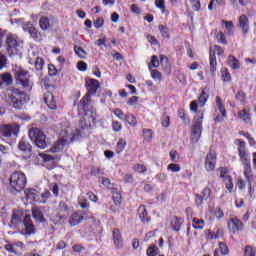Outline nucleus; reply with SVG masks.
Returning <instances> with one entry per match:
<instances>
[{
	"label": "nucleus",
	"mask_w": 256,
	"mask_h": 256,
	"mask_svg": "<svg viewBox=\"0 0 256 256\" xmlns=\"http://www.w3.org/2000/svg\"><path fill=\"white\" fill-rule=\"evenodd\" d=\"M113 114L115 115V117H117V119H120V121H125L126 119V114L119 108H115L113 110Z\"/></svg>",
	"instance_id": "obj_44"
},
{
	"label": "nucleus",
	"mask_w": 256,
	"mask_h": 256,
	"mask_svg": "<svg viewBox=\"0 0 256 256\" xmlns=\"http://www.w3.org/2000/svg\"><path fill=\"white\" fill-rule=\"evenodd\" d=\"M22 218L19 213H14L12 215V225L17 226L19 223H21Z\"/></svg>",
	"instance_id": "obj_56"
},
{
	"label": "nucleus",
	"mask_w": 256,
	"mask_h": 256,
	"mask_svg": "<svg viewBox=\"0 0 256 256\" xmlns=\"http://www.w3.org/2000/svg\"><path fill=\"white\" fill-rule=\"evenodd\" d=\"M97 113L94 108L85 110L82 117L79 128H73L72 126L62 128L60 131V138L51 149V152L57 153L63 151L64 147L75 140H79L87 135L90 128L94 127L96 123Z\"/></svg>",
	"instance_id": "obj_1"
},
{
	"label": "nucleus",
	"mask_w": 256,
	"mask_h": 256,
	"mask_svg": "<svg viewBox=\"0 0 256 256\" xmlns=\"http://www.w3.org/2000/svg\"><path fill=\"white\" fill-rule=\"evenodd\" d=\"M229 255V248L224 242H219V248L214 251V256Z\"/></svg>",
	"instance_id": "obj_25"
},
{
	"label": "nucleus",
	"mask_w": 256,
	"mask_h": 256,
	"mask_svg": "<svg viewBox=\"0 0 256 256\" xmlns=\"http://www.w3.org/2000/svg\"><path fill=\"white\" fill-rule=\"evenodd\" d=\"M245 256H256V250L251 246H247L244 250Z\"/></svg>",
	"instance_id": "obj_60"
},
{
	"label": "nucleus",
	"mask_w": 256,
	"mask_h": 256,
	"mask_svg": "<svg viewBox=\"0 0 256 256\" xmlns=\"http://www.w3.org/2000/svg\"><path fill=\"white\" fill-rule=\"evenodd\" d=\"M32 216L34 217V219H36V221H38L40 223L44 222L43 214H42L40 208L34 207L32 209Z\"/></svg>",
	"instance_id": "obj_30"
},
{
	"label": "nucleus",
	"mask_w": 256,
	"mask_h": 256,
	"mask_svg": "<svg viewBox=\"0 0 256 256\" xmlns=\"http://www.w3.org/2000/svg\"><path fill=\"white\" fill-rule=\"evenodd\" d=\"M10 185L16 192L23 191L27 185V177L25 173L16 171L10 177Z\"/></svg>",
	"instance_id": "obj_5"
},
{
	"label": "nucleus",
	"mask_w": 256,
	"mask_h": 256,
	"mask_svg": "<svg viewBox=\"0 0 256 256\" xmlns=\"http://www.w3.org/2000/svg\"><path fill=\"white\" fill-rule=\"evenodd\" d=\"M151 77L154 79L156 82H161L162 81V74L158 70H152L151 69Z\"/></svg>",
	"instance_id": "obj_48"
},
{
	"label": "nucleus",
	"mask_w": 256,
	"mask_h": 256,
	"mask_svg": "<svg viewBox=\"0 0 256 256\" xmlns=\"http://www.w3.org/2000/svg\"><path fill=\"white\" fill-rule=\"evenodd\" d=\"M99 183H101L104 187L108 189H113V183L107 177H99Z\"/></svg>",
	"instance_id": "obj_39"
},
{
	"label": "nucleus",
	"mask_w": 256,
	"mask_h": 256,
	"mask_svg": "<svg viewBox=\"0 0 256 256\" xmlns=\"http://www.w3.org/2000/svg\"><path fill=\"white\" fill-rule=\"evenodd\" d=\"M217 163V154L214 152H209L206 155V161L204 162V169L206 172H214Z\"/></svg>",
	"instance_id": "obj_13"
},
{
	"label": "nucleus",
	"mask_w": 256,
	"mask_h": 256,
	"mask_svg": "<svg viewBox=\"0 0 256 256\" xmlns=\"http://www.w3.org/2000/svg\"><path fill=\"white\" fill-rule=\"evenodd\" d=\"M1 79H2L3 83L8 85V86L13 83L12 76L9 73L2 74Z\"/></svg>",
	"instance_id": "obj_46"
},
{
	"label": "nucleus",
	"mask_w": 256,
	"mask_h": 256,
	"mask_svg": "<svg viewBox=\"0 0 256 256\" xmlns=\"http://www.w3.org/2000/svg\"><path fill=\"white\" fill-rule=\"evenodd\" d=\"M228 229L232 233H236L238 231H241L243 229V224L241 221L237 218H231L228 221Z\"/></svg>",
	"instance_id": "obj_19"
},
{
	"label": "nucleus",
	"mask_w": 256,
	"mask_h": 256,
	"mask_svg": "<svg viewBox=\"0 0 256 256\" xmlns=\"http://www.w3.org/2000/svg\"><path fill=\"white\" fill-rule=\"evenodd\" d=\"M228 65L231 67V69H240L239 61L233 56L228 57Z\"/></svg>",
	"instance_id": "obj_37"
},
{
	"label": "nucleus",
	"mask_w": 256,
	"mask_h": 256,
	"mask_svg": "<svg viewBox=\"0 0 256 256\" xmlns=\"http://www.w3.org/2000/svg\"><path fill=\"white\" fill-rule=\"evenodd\" d=\"M205 199L202 197V195H196L195 202L198 207L202 206Z\"/></svg>",
	"instance_id": "obj_64"
},
{
	"label": "nucleus",
	"mask_w": 256,
	"mask_h": 256,
	"mask_svg": "<svg viewBox=\"0 0 256 256\" xmlns=\"http://www.w3.org/2000/svg\"><path fill=\"white\" fill-rule=\"evenodd\" d=\"M25 199L28 203L39 202L42 204H46L48 199L51 196V193L46 190V192H38L34 190V188H30L29 190H25Z\"/></svg>",
	"instance_id": "obj_4"
},
{
	"label": "nucleus",
	"mask_w": 256,
	"mask_h": 256,
	"mask_svg": "<svg viewBox=\"0 0 256 256\" xmlns=\"http://www.w3.org/2000/svg\"><path fill=\"white\" fill-rule=\"evenodd\" d=\"M126 146H127L126 140L123 139V138H120V139L118 140L117 144H116L115 152H116L117 154H121V153L125 150Z\"/></svg>",
	"instance_id": "obj_31"
},
{
	"label": "nucleus",
	"mask_w": 256,
	"mask_h": 256,
	"mask_svg": "<svg viewBox=\"0 0 256 256\" xmlns=\"http://www.w3.org/2000/svg\"><path fill=\"white\" fill-rule=\"evenodd\" d=\"M33 64L35 65L36 71H42V69L44 67V61H43V59L41 57L36 59V60H34Z\"/></svg>",
	"instance_id": "obj_50"
},
{
	"label": "nucleus",
	"mask_w": 256,
	"mask_h": 256,
	"mask_svg": "<svg viewBox=\"0 0 256 256\" xmlns=\"http://www.w3.org/2000/svg\"><path fill=\"white\" fill-rule=\"evenodd\" d=\"M159 254V249L157 246L152 245L147 250V256H157Z\"/></svg>",
	"instance_id": "obj_49"
},
{
	"label": "nucleus",
	"mask_w": 256,
	"mask_h": 256,
	"mask_svg": "<svg viewBox=\"0 0 256 256\" xmlns=\"http://www.w3.org/2000/svg\"><path fill=\"white\" fill-rule=\"evenodd\" d=\"M192 226L195 230H203L205 227V221L203 219H193Z\"/></svg>",
	"instance_id": "obj_33"
},
{
	"label": "nucleus",
	"mask_w": 256,
	"mask_h": 256,
	"mask_svg": "<svg viewBox=\"0 0 256 256\" xmlns=\"http://www.w3.org/2000/svg\"><path fill=\"white\" fill-rule=\"evenodd\" d=\"M203 119H204V111L199 110V112L194 116L192 133H191V141L193 143H198L200 137L202 135L203 129Z\"/></svg>",
	"instance_id": "obj_3"
},
{
	"label": "nucleus",
	"mask_w": 256,
	"mask_h": 256,
	"mask_svg": "<svg viewBox=\"0 0 256 256\" xmlns=\"http://www.w3.org/2000/svg\"><path fill=\"white\" fill-rule=\"evenodd\" d=\"M169 157H170L171 161H173V162H178L180 159L179 153L174 150L169 152Z\"/></svg>",
	"instance_id": "obj_58"
},
{
	"label": "nucleus",
	"mask_w": 256,
	"mask_h": 256,
	"mask_svg": "<svg viewBox=\"0 0 256 256\" xmlns=\"http://www.w3.org/2000/svg\"><path fill=\"white\" fill-rule=\"evenodd\" d=\"M235 144H239L238 152H239V157H240L241 162L243 164H248L249 162H251L250 157H249V153L246 150L245 142H243L239 139H236Z\"/></svg>",
	"instance_id": "obj_12"
},
{
	"label": "nucleus",
	"mask_w": 256,
	"mask_h": 256,
	"mask_svg": "<svg viewBox=\"0 0 256 256\" xmlns=\"http://www.w3.org/2000/svg\"><path fill=\"white\" fill-rule=\"evenodd\" d=\"M18 149L25 154V158H28L31 156V152H32V145L30 144V142H27V140L25 139H21L19 144H18Z\"/></svg>",
	"instance_id": "obj_18"
},
{
	"label": "nucleus",
	"mask_w": 256,
	"mask_h": 256,
	"mask_svg": "<svg viewBox=\"0 0 256 256\" xmlns=\"http://www.w3.org/2000/svg\"><path fill=\"white\" fill-rule=\"evenodd\" d=\"M221 78L223 82L230 83L232 78H231V73H229V70L227 68H222L221 69Z\"/></svg>",
	"instance_id": "obj_34"
},
{
	"label": "nucleus",
	"mask_w": 256,
	"mask_h": 256,
	"mask_svg": "<svg viewBox=\"0 0 256 256\" xmlns=\"http://www.w3.org/2000/svg\"><path fill=\"white\" fill-rule=\"evenodd\" d=\"M243 165H244L245 178L250 182L251 180H253L251 162H248L247 164H243Z\"/></svg>",
	"instance_id": "obj_32"
},
{
	"label": "nucleus",
	"mask_w": 256,
	"mask_h": 256,
	"mask_svg": "<svg viewBox=\"0 0 256 256\" xmlns=\"http://www.w3.org/2000/svg\"><path fill=\"white\" fill-rule=\"evenodd\" d=\"M23 30L28 31V33L34 40H41V33H39V31H37V29L32 24H27L26 26H23Z\"/></svg>",
	"instance_id": "obj_22"
},
{
	"label": "nucleus",
	"mask_w": 256,
	"mask_h": 256,
	"mask_svg": "<svg viewBox=\"0 0 256 256\" xmlns=\"http://www.w3.org/2000/svg\"><path fill=\"white\" fill-rule=\"evenodd\" d=\"M78 204L83 209H87L90 206L89 201H87L85 195H81L80 197H78Z\"/></svg>",
	"instance_id": "obj_40"
},
{
	"label": "nucleus",
	"mask_w": 256,
	"mask_h": 256,
	"mask_svg": "<svg viewBox=\"0 0 256 256\" xmlns=\"http://www.w3.org/2000/svg\"><path fill=\"white\" fill-rule=\"evenodd\" d=\"M222 28L224 29V32L228 36H231L232 33L234 32L233 22L231 21L222 20Z\"/></svg>",
	"instance_id": "obj_26"
},
{
	"label": "nucleus",
	"mask_w": 256,
	"mask_h": 256,
	"mask_svg": "<svg viewBox=\"0 0 256 256\" xmlns=\"http://www.w3.org/2000/svg\"><path fill=\"white\" fill-rule=\"evenodd\" d=\"M14 79H16V84L21 85L23 89L27 91L32 90V84L30 82V74L28 71L18 68L14 73Z\"/></svg>",
	"instance_id": "obj_6"
},
{
	"label": "nucleus",
	"mask_w": 256,
	"mask_h": 256,
	"mask_svg": "<svg viewBox=\"0 0 256 256\" xmlns=\"http://www.w3.org/2000/svg\"><path fill=\"white\" fill-rule=\"evenodd\" d=\"M99 88V81L96 79L86 78V89L88 93L85 97L81 100V103L83 104L84 108L87 106V103H89V96L95 95L97 90Z\"/></svg>",
	"instance_id": "obj_8"
},
{
	"label": "nucleus",
	"mask_w": 256,
	"mask_h": 256,
	"mask_svg": "<svg viewBox=\"0 0 256 256\" xmlns=\"http://www.w3.org/2000/svg\"><path fill=\"white\" fill-rule=\"evenodd\" d=\"M44 101L50 109L54 110L57 108L56 101L52 92H46Z\"/></svg>",
	"instance_id": "obj_24"
},
{
	"label": "nucleus",
	"mask_w": 256,
	"mask_h": 256,
	"mask_svg": "<svg viewBox=\"0 0 256 256\" xmlns=\"http://www.w3.org/2000/svg\"><path fill=\"white\" fill-rule=\"evenodd\" d=\"M146 171H147L146 167L142 164H136L134 166V172H136V173L144 174V173H146Z\"/></svg>",
	"instance_id": "obj_54"
},
{
	"label": "nucleus",
	"mask_w": 256,
	"mask_h": 256,
	"mask_svg": "<svg viewBox=\"0 0 256 256\" xmlns=\"http://www.w3.org/2000/svg\"><path fill=\"white\" fill-rule=\"evenodd\" d=\"M4 99L12 107L21 109L27 101V95L18 88L10 87L4 93Z\"/></svg>",
	"instance_id": "obj_2"
},
{
	"label": "nucleus",
	"mask_w": 256,
	"mask_h": 256,
	"mask_svg": "<svg viewBox=\"0 0 256 256\" xmlns=\"http://www.w3.org/2000/svg\"><path fill=\"white\" fill-rule=\"evenodd\" d=\"M238 28L241 29L243 34H248L249 33V31H250V22H249V18H248L247 15L241 14L238 17Z\"/></svg>",
	"instance_id": "obj_15"
},
{
	"label": "nucleus",
	"mask_w": 256,
	"mask_h": 256,
	"mask_svg": "<svg viewBox=\"0 0 256 256\" xmlns=\"http://www.w3.org/2000/svg\"><path fill=\"white\" fill-rule=\"evenodd\" d=\"M216 106H217L220 114H218L215 117L214 121L216 123H223L224 119H226V117H227V111L225 108V104L223 103L222 99L219 96L216 97Z\"/></svg>",
	"instance_id": "obj_11"
},
{
	"label": "nucleus",
	"mask_w": 256,
	"mask_h": 256,
	"mask_svg": "<svg viewBox=\"0 0 256 256\" xmlns=\"http://www.w3.org/2000/svg\"><path fill=\"white\" fill-rule=\"evenodd\" d=\"M74 52H75V54H76L78 57H80V58H82V59H84L85 56H87V52H85V50H84L82 47H80V46H75V47H74Z\"/></svg>",
	"instance_id": "obj_45"
},
{
	"label": "nucleus",
	"mask_w": 256,
	"mask_h": 256,
	"mask_svg": "<svg viewBox=\"0 0 256 256\" xmlns=\"http://www.w3.org/2000/svg\"><path fill=\"white\" fill-rule=\"evenodd\" d=\"M216 40L223 45H227V43H228L226 36H225L224 32H222V31L216 32Z\"/></svg>",
	"instance_id": "obj_41"
},
{
	"label": "nucleus",
	"mask_w": 256,
	"mask_h": 256,
	"mask_svg": "<svg viewBox=\"0 0 256 256\" xmlns=\"http://www.w3.org/2000/svg\"><path fill=\"white\" fill-rule=\"evenodd\" d=\"M20 132V126L16 123L9 125H1L0 126V138L6 139L11 138L12 136H18Z\"/></svg>",
	"instance_id": "obj_9"
},
{
	"label": "nucleus",
	"mask_w": 256,
	"mask_h": 256,
	"mask_svg": "<svg viewBox=\"0 0 256 256\" xmlns=\"http://www.w3.org/2000/svg\"><path fill=\"white\" fill-rule=\"evenodd\" d=\"M167 171L171 173H180L181 172V166L177 163H170L167 166Z\"/></svg>",
	"instance_id": "obj_38"
},
{
	"label": "nucleus",
	"mask_w": 256,
	"mask_h": 256,
	"mask_svg": "<svg viewBox=\"0 0 256 256\" xmlns=\"http://www.w3.org/2000/svg\"><path fill=\"white\" fill-rule=\"evenodd\" d=\"M39 50L37 48H32L29 50L28 62L29 64H34L37 59H39Z\"/></svg>",
	"instance_id": "obj_27"
},
{
	"label": "nucleus",
	"mask_w": 256,
	"mask_h": 256,
	"mask_svg": "<svg viewBox=\"0 0 256 256\" xmlns=\"http://www.w3.org/2000/svg\"><path fill=\"white\" fill-rule=\"evenodd\" d=\"M155 179L160 183H164L167 181L168 175L166 173H158L156 174Z\"/></svg>",
	"instance_id": "obj_53"
},
{
	"label": "nucleus",
	"mask_w": 256,
	"mask_h": 256,
	"mask_svg": "<svg viewBox=\"0 0 256 256\" xmlns=\"http://www.w3.org/2000/svg\"><path fill=\"white\" fill-rule=\"evenodd\" d=\"M84 221V216L80 212L72 213L69 218V225L71 227H76L80 225Z\"/></svg>",
	"instance_id": "obj_20"
},
{
	"label": "nucleus",
	"mask_w": 256,
	"mask_h": 256,
	"mask_svg": "<svg viewBox=\"0 0 256 256\" xmlns=\"http://www.w3.org/2000/svg\"><path fill=\"white\" fill-rule=\"evenodd\" d=\"M7 45L10 50H17L21 46V42L16 35L10 34L7 38Z\"/></svg>",
	"instance_id": "obj_21"
},
{
	"label": "nucleus",
	"mask_w": 256,
	"mask_h": 256,
	"mask_svg": "<svg viewBox=\"0 0 256 256\" xmlns=\"http://www.w3.org/2000/svg\"><path fill=\"white\" fill-rule=\"evenodd\" d=\"M138 215H139L142 223H148L149 222L148 213L146 211L145 206H140L138 208Z\"/></svg>",
	"instance_id": "obj_29"
},
{
	"label": "nucleus",
	"mask_w": 256,
	"mask_h": 256,
	"mask_svg": "<svg viewBox=\"0 0 256 256\" xmlns=\"http://www.w3.org/2000/svg\"><path fill=\"white\" fill-rule=\"evenodd\" d=\"M159 29H160V33H161V36L163 38H169L170 35H169V29L163 25H160L159 26Z\"/></svg>",
	"instance_id": "obj_59"
},
{
	"label": "nucleus",
	"mask_w": 256,
	"mask_h": 256,
	"mask_svg": "<svg viewBox=\"0 0 256 256\" xmlns=\"http://www.w3.org/2000/svg\"><path fill=\"white\" fill-rule=\"evenodd\" d=\"M159 64H160V62H159L158 57L153 56L151 63L149 64V69L157 68V67H159Z\"/></svg>",
	"instance_id": "obj_61"
},
{
	"label": "nucleus",
	"mask_w": 256,
	"mask_h": 256,
	"mask_svg": "<svg viewBox=\"0 0 256 256\" xmlns=\"http://www.w3.org/2000/svg\"><path fill=\"white\" fill-rule=\"evenodd\" d=\"M143 137L146 141H150L153 137V131L151 129H143Z\"/></svg>",
	"instance_id": "obj_52"
},
{
	"label": "nucleus",
	"mask_w": 256,
	"mask_h": 256,
	"mask_svg": "<svg viewBox=\"0 0 256 256\" xmlns=\"http://www.w3.org/2000/svg\"><path fill=\"white\" fill-rule=\"evenodd\" d=\"M40 28L46 31L50 28L49 19L47 17H42L39 21Z\"/></svg>",
	"instance_id": "obj_42"
},
{
	"label": "nucleus",
	"mask_w": 256,
	"mask_h": 256,
	"mask_svg": "<svg viewBox=\"0 0 256 256\" xmlns=\"http://www.w3.org/2000/svg\"><path fill=\"white\" fill-rule=\"evenodd\" d=\"M155 5H156V7H157L158 9H160L162 12L165 11V8H166V6H165V0H156V1H155Z\"/></svg>",
	"instance_id": "obj_62"
},
{
	"label": "nucleus",
	"mask_w": 256,
	"mask_h": 256,
	"mask_svg": "<svg viewBox=\"0 0 256 256\" xmlns=\"http://www.w3.org/2000/svg\"><path fill=\"white\" fill-rule=\"evenodd\" d=\"M207 102V94L206 92H202L201 96L199 97L198 101H193L190 104V110L195 112L196 115L199 111H197L198 107L203 108Z\"/></svg>",
	"instance_id": "obj_16"
},
{
	"label": "nucleus",
	"mask_w": 256,
	"mask_h": 256,
	"mask_svg": "<svg viewBox=\"0 0 256 256\" xmlns=\"http://www.w3.org/2000/svg\"><path fill=\"white\" fill-rule=\"evenodd\" d=\"M225 188L228 190L230 194L234 191V184H233V178L232 177H226V180H224Z\"/></svg>",
	"instance_id": "obj_35"
},
{
	"label": "nucleus",
	"mask_w": 256,
	"mask_h": 256,
	"mask_svg": "<svg viewBox=\"0 0 256 256\" xmlns=\"http://www.w3.org/2000/svg\"><path fill=\"white\" fill-rule=\"evenodd\" d=\"M222 55L224 54V50L222 47L220 46H214V51H210L209 54V66H210V73L212 77H215L216 75V71H217V59H216V55Z\"/></svg>",
	"instance_id": "obj_10"
},
{
	"label": "nucleus",
	"mask_w": 256,
	"mask_h": 256,
	"mask_svg": "<svg viewBox=\"0 0 256 256\" xmlns=\"http://www.w3.org/2000/svg\"><path fill=\"white\" fill-rule=\"evenodd\" d=\"M23 225L25 227V235H33L36 233V228L30 215L24 217Z\"/></svg>",
	"instance_id": "obj_17"
},
{
	"label": "nucleus",
	"mask_w": 256,
	"mask_h": 256,
	"mask_svg": "<svg viewBox=\"0 0 256 256\" xmlns=\"http://www.w3.org/2000/svg\"><path fill=\"white\" fill-rule=\"evenodd\" d=\"M171 226L174 231H179L181 228V218H173L171 220Z\"/></svg>",
	"instance_id": "obj_43"
},
{
	"label": "nucleus",
	"mask_w": 256,
	"mask_h": 256,
	"mask_svg": "<svg viewBox=\"0 0 256 256\" xmlns=\"http://www.w3.org/2000/svg\"><path fill=\"white\" fill-rule=\"evenodd\" d=\"M113 244L117 249L123 248L122 235L118 229L113 230Z\"/></svg>",
	"instance_id": "obj_23"
},
{
	"label": "nucleus",
	"mask_w": 256,
	"mask_h": 256,
	"mask_svg": "<svg viewBox=\"0 0 256 256\" xmlns=\"http://www.w3.org/2000/svg\"><path fill=\"white\" fill-rule=\"evenodd\" d=\"M161 126L163 128H169L170 127V116L169 115H167V114L162 115Z\"/></svg>",
	"instance_id": "obj_47"
},
{
	"label": "nucleus",
	"mask_w": 256,
	"mask_h": 256,
	"mask_svg": "<svg viewBox=\"0 0 256 256\" xmlns=\"http://www.w3.org/2000/svg\"><path fill=\"white\" fill-rule=\"evenodd\" d=\"M191 5H192L193 10H195V11H199L201 8V3L199 0H191Z\"/></svg>",
	"instance_id": "obj_63"
},
{
	"label": "nucleus",
	"mask_w": 256,
	"mask_h": 256,
	"mask_svg": "<svg viewBox=\"0 0 256 256\" xmlns=\"http://www.w3.org/2000/svg\"><path fill=\"white\" fill-rule=\"evenodd\" d=\"M122 124L119 121H113L112 122V131L115 133H119L122 131Z\"/></svg>",
	"instance_id": "obj_51"
},
{
	"label": "nucleus",
	"mask_w": 256,
	"mask_h": 256,
	"mask_svg": "<svg viewBox=\"0 0 256 256\" xmlns=\"http://www.w3.org/2000/svg\"><path fill=\"white\" fill-rule=\"evenodd\" d=\"M238 117L241 121H243L245 124L250 123L252 116L249 113L248 110L244 109L238 113Z\"/></svg>",
	"instance_id": "obj_28"
},
{
	"label": "nucleus",
	"mask_w": 256,
	"mask_h": 256,
	"mask_svg": "<svg viewBox=\"0 0 256 256\" xmlns=\"http://www.w3.org/2000/svg\"><path fill=\"white\" fill-rule=\"evenodd\" d=\"M112 200L115 206H111L110 211H112V213H116L119 211L120 205L122 204V195L119 190H112Z\"/></svg>",
	"instance_id": "obj_14"
},
{
	"label": "nucleus",
	"mask_w": 256,
	"mask_h": 256,
	"mask_svg": "<svg viewBox=\"0 0 256 256\" xmlns=\"http://www.w3.org/2000/svg\"><path fill=\"white\" fill-rule=\"evenodd\" d=\"M220 178L225 181L227 178H231L230 175H228V169L227 168H219Z\"/></svg>",
	"instance_id": "obj_55"
},
{
	"label": "nucleus",
	"mask_w": 256,
	"mask_h": 256,
	"mask_svg": "<svg viewBox=\"0 0 256 256\" xmlns=\"http://www.w3.org/2000/svg\"><path fill=\"white\" fill-rule=\"evenodd\" d=\"M131 127H137V118L133 114H126L125 120Z\"/></svg>",
	"instance_id": "obj_36"
},
{
	"label": "nucleus",
	"mask_w": 256,
	"mask_h": 256,
	"mask_svg": "<svg viewBox=\"0 0 256 256\" xmlns=\"http://www.w3.org/2000/svg\"><path fill=\"white\" fill-rule=\"evenodd\" d=\"M201 196L203 197L204 201H207L211 196V188L204 187V190H203Z\"/></svg>",
	"instance_id": "obj_57"
},
{
	"label": "nucleus",
	"mask_w": 256,
	"mask_h": 256,
	"mask_svg": "<svg viewBox=\"0 0 256 256\" xmlns=\"http://www.w3.org/2000/svg\"><path fill=\"white\" fill-rule=\"evenodd\" d=\"M29 138L32 142H35V145L40 149L46 148V135L39 128H31L29 130Z\"/></svg>",
	"instance_id": "obj_7"
}]
</instances>
